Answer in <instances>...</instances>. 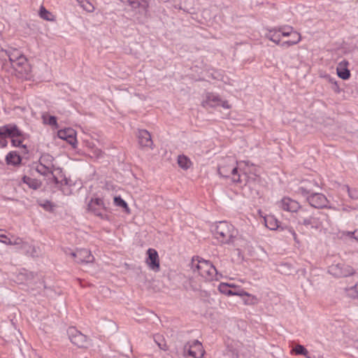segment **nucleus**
I'll use <instances>...</instances> for the list:
<instances>
[{
    "mask_svg": "<svg viewBox=\"0 0 358 358\" xmlns=\"http://www.w3.org/2000/svg\"><path fill=\"white\" fill-rule=\"evenodd\" d=\"M80 6L87 12H92L94 10V6L87 0H78Z\"/></svg>",
    "mask_w": 358,
    "mask_h": 358,
    "instance_id": "nucleus-28",
    "label": "nucleus"
},
{
    "mask_svg": "<svg viewBox=\"0 0 358 358\" xmlns=\"http://www.w3.org/2000/svg\"><path fill=\"white\" fill-rule=\"evenodd\" d=\"M9 60L12 67L19 76L27 77L31 72V67L27 59L17 51L13 50L10 52Z\"/></svg>",
    "mask_w": 358,
    "mask_h": 358,
    "instance_id": "nucleus-3",
    "label": "nucleus"
},
{
    "mask_svg": "<svg viewBox=\"0 0 358 358\" xmlns=\"http://www.w3.org/2000/svg\"><path fill=\"white\" fill-rule=\"evenodd\" d=\"M211 231L214 237L219 242L224 244L232 242L237 234L234 226L226 221H220L213 224Z\"/></svg>",
    "mask_w": 358,
    "mask_h": 358,
    "instance_id": "nucleus-1",
    "label": "nucleus"
},
{
    "mask_svg": "<svg viewBox=\"0 0 358 358\" xmlns=\"http://www.w3.org/2000/svg\"><path fill=\"white\" fill-rule=\"evenodd\" d=\"M33 274L27 273V271L20 272L18 275L17 281L19 283L30 284L32 279Z\"/></svg>",
    "mask_w": 358,
    "mask_h": 358,
    "instance_id": "nucleus-21",
    "label": "nucleus"
},
{
    "mask_svg": "<svg viewBox=\"0 0 358 358\" xmlns=\"http://www.w3.org/2000/svg\"><path fill=\"white\" fill-rule=\"evenodd\" d=\"M349 234L352 235V234H354V233L349 232Z\"/></svg>",
    "mask_w": 358,
    "mask_h": 358,
    "instance_id": "nucleus-45",
    "label": "nucleus"
},
{
    "mask_svg": "<svg viewBox=\"0 0 358 358\" xmlns=\"http://www.w3.org/2000/svg\"><path fill=\"white\" fill-rule=\"evenodd\" d=\"M232 180H234V182H239L240 181V178H239V176L236 178V177H234L232 178Z\"/></svg>",
    "mask_w": 358,
    "mask_h": 358,
    "instance_id": "nucleus-41",
    "label": "nucleus"
},
{
    "mask_svg": "<svg viewBox=\"0 0 358 358\" xmlns=\"http://www.w3.org/2000/svg\"><path fill=\"white\" fill-rule=\"evenodd\" d=\"M178 165L183 169H189L191 165L192 162L185 155H180L178 158Z\"/></svg>",
    "mask_w": 358,
    "mask_h": 358,
    "instance_id": "nucleus-22",
    "label": "nucleus"
},
{
    "mask_svg": "<svg viewBox=\"0 0 358 358\" xmlns=\"http://www.w3.org/2000/svg\"><path fill=\"white\" fill-rule=\"evenodd\" d=\"M356 237H358V235Z\"/></svg>",
    "mask_w": 358,
    "mask_h": 358,
    "instance_id": "nucleus-47",
    "label": "nucleus"
},
{
    "mask_svg": "<svg viewBox=\"0 0 358 358\" xmlns=\"http://www.w3.org/2000/svg\"><path fill=\"white\" fill-rule=\"evenodd\" d=\"M41 207L46 211L54 212L56 208L55 203H41Z\"/></svg>",
    "mask_w": 358,
    "mask_h": 358,
    "instance_id": "nucleus-30",
    "label": "nucleus"
},
{
    "mask_svg": "<svg viewBox=\"0 0 358 358\" xmlns=\"http://www.w3.org/2000/svg\"><path fill=\"white\" fill-rule=\"evenodd\" d=\"M236 355H237L236 352H232V356H236Z\"/></svg>",
    "mask_w": 358,
    "mask_h": 358,
    "instance_id": "nucleus-43",
    "label": "nucleus"
},
{
    "mask_svg": "<svg viewBox=\"0 0 358 358\" xmlns=\"http://www.w3.org/2000/svg\"><path fill=\"white\" fill-rule=\"evenodd\" d=\"M40 15L45 20H52L53 15L48 11L43 6H41L40 8Z\"/></svg>",
    "mask_w": 358,
    "mask_h": 358,
    "instance_id": "nucleus-29",
    "label": "nucleus"
},
{
    "mask_svg": "<svg viewBox=\"0 0 358 358\" xmlns=\"http://www.w3.org/2000/svg\"><path fill=\"white\" fill-rule=\"evenodd\" d=\"M68 334L71 343L79 348H86L88 345V341L84 334L73 327L69 328Z\"/></svg>",
    "mask_w": 358,
    "mask_h": 358,
    "instance_id": "nucleus-8",
    "label": "nucleus"
},
{
    "mask_svg": "<svg viewBox=\"0 0 358 358\" xmlns=\"http://www.w3.org/2000/svg\"><path fill=\"white\" fill-rule=\"evenodd\" d=\"M103 203H89L88 205V210H92L94 208H95L96 206H99L100 204H103Z\"/></svg>",
    "mask_w": 358,
    "mask_h": 358,
    "instance_id": "nucleus-35",
    "label": "nucleus"
},
{
    "mask_svg": "<svg viewBox=\"0 0 358 358\" xmlns=\"http://www.w3.org/2000/svg\"><path fill=\"white\" fill-rule=\"evenodd\" d=\"M231 286L232 290H238V289H241L239 286H237L233 283H231Z\"/></svg>",
    "mask_w": 358,
    "mask_h": 358,
    "instance_id": "nucleus-39",
    "label": "nucleus"
},
{
    "mask_svg": "<svg viewBox=\"0 0 358 358\" xmlns=\"http://www.w3.org/2000/svg\"><path fill=\"white\" fill-rule=\"evenodd\" d=\"M292 354L295 355H303L306 356V357L308 355V350L305 348L304 346L301 345H296L291 352Z\"/></svg>",
    "mask_w": 358,
    "mask_h": 358,
    "instance_id": "nucleus-25",
    "label": "nucleus"
},
{
    "mask_svg": "<svg viewBox=\"0 0 358 358\" xmlns=\"http://www.w3.org/2000/svg\"><path fill=\"white\" fill-rule=\"evenodd\" d=\"M0 242L6 245H19L22 243V239L13 236H8L1 234L0 236Z\"/></svg>",
    "mask_w": 358,
    "mask_h": 358,
    "instance_id": "nucleus-18",
    "label": "nucleus"
},
{
    "mask_svg": "<svg viewBox=\"0 0 358 358\" xmlns=\"http://www.w3.org/2000/svg\"><path fill=\"white\" fill-rule=\"evenodd\" d=\"M139 143L142 146L150 147L152 145L151 136L149 132L145 130H141L138 134Z\"/></svg>",
    "mask_w": 358,
    "mask_h": 358,
    "instance_id": "nucleus-15",
    "label": "nucleus"
},
{
    "mask_svg": "<svg viewBox=\"0 0 358 358\" xmlns=\"http://www.w3.org/2000/svg\"><path fill=\"white\" fill-rule=\"evenodd\" d=\"M69 255L73 257L78 263H90L94 260L91 252L87 249H79L75 252H71Z\"/></svg>",
    "mask_w": 358,
    "mask_h": 358,
    "instance_id": "nucleus-11",
    "label": "nucleus"
},
{
    "mask_svg": "<svg viewBox=\"0 0 358 358\" xmlns=\"http://www.w3.org/2000/svg\"><path fill=\"white\" fill-rule=\"evenodd\" d=\"M59 138L69 143L73 148H77V132L72 128H65L60 129L57 132Z\"/></svg>",
    "mask_w": 358,
    "mask_h": 358,
    "instance_id": "nucleus-9",
    "label": "nucleus"
},
{
    "mask_svg": "<svg viewBox=\"0 0 358 358\" xmlns=\"http://www.w3.org/2000/svg\"><path fill=\"white\" fill-rule=\"evenodd\" d=\"M355 238L358 241V237H355Z\"/></svg>",
    "mask_w": 358,
    "mask_h": 358,
    "instance_id": "nucleus-46",
    "label": "nucleus"
},
{
    "mask_svg": "<svg viewBox=\"0 0 358 358\" xmlns=\"http://www.w3.org/2000/svg\"><path fill=\"white\" fill-rule=\"evenodd\" d=\"M313 199L314 200H320V201H322V200H326L327 198L323 195V194H315L313 197Z\"/></svg>",
    "mask_w": 358,
    "mask_h": 358,
    "instance_id": "nucleus-34",
    "label": "nucleus"
},
{
    "mask_svg": "<svg viewBox=\"0 0 358 358\" xmlns=\"http://www.w3.org/2000/svg\"><path fill=\"white\" fill-rule=\"evenodd\" d=\"M286 229L292 236L293 239L294 240V241L296 243H299L297 235H296L295 231L292 227H287Z\"/></svg>",
    "mask_w": 358,
    "mask_h": 358,
    "instance_id": "nucleus-32",
    "label": "nucleus"
},
{
    "mask_svg": "<svg viewBox=\"0 0 358 358\" xmlns=\"http://www.w3.org/2000/svg\"><path fill=\"white\" fill-rule=\"evenodd\" d=\"M348 62L347 61L341 62L336 69L337 74L339 78L345 80L350 77V71L348 69Z\"/></svg>",
    "mask_w": 358,
    "mask_h": 358,
    "instance_id": "nucleus-14",
    "label": "nucleus"
},
{
    "mask_svg": "<svg viewBox=\"0 0 358 358\" xmlns=\"http://www.w3.org/2000/svg\"><path fill=\"white\" fill-rule=\"evenodd\" d=\"M347 295L351 298H358V282L345 289Z\"/></svg>",
    "mask_w": 358,
    "mask_h": 358,
    "instance_id": "nucleus-24",
    "label": "nucleus"
},
{
    "mask_svg": "<svg viewBox=\"0 0 358 358\" xmlns=\"http://www.w3.org/2000/svg\"><path fill=\"white\" fill-rule=\"evenodd\" d=\"M219 171L221 175L227 177L229 176V173H231L233 175L236 174L237 171V167L234 164L226 163L222 164L219 168Z\"/></svg>",
    "mask_w": 358,
    "mask_h": 358,
    "instance_id": "nucleus-17",
    "label": "nucleus"
},
{
    "mask_svg": "<svg viewBox=\"0 0 358 358\" xmlns=\"http://www.w3.org/2000/svg\"><path fill=\"white\" fill-rule=\"evenodd\" d=\"M317 205H311L312 207H314L315 208H330V206H328L326 204H323L322 203H316Z\"/></svg>",
    "mask_w": 358,
    "mask_h": 358,
    "instance_id": "nucleus-36",
    "label": "nucleus"
},
{
    "mask_svg": "<svg viewBox=\"0 0 358 358\" xmlns=\"http://www.w3.org/2000/svg\"><path fill=\"white\" fill-rule=\"evenodd\" d=\"M2 145H3V146H5V145H6V143H2Z\"/></svg>",
    "mask_w": 358,
    "mask_h": 358,
    "instance_id": "nucleus-44",
    "label": "nucleus"
},
{
    "mask_svg": "<svg viewBox=\"0 0 358 358\" xmlns=\"http://www.w3.org/2000/svg\"><path fill=\"white\" fill-rule=\"evenodd\" d=\"M204 353L202 343L197 340L189 341L184 346L185 358H202Z\"/></svg>",
    "mask_w": 358,
    "mask_h": 358,
    "instance_id": "nucleus-4",
    "label": "nucleus"
},
{
    "mask_svg": "<svg viewBox=\"0 0 358 358\" xmlns=\"http://www.w3.org/2000/svg\"><path fill=\"white\" fill-rule=\"evenodd\" d=\"M218 290L221 293L229 296H248L250 298V301H245L246 304L254 303L256 301V298L254 296L245 292L243 289L232 290L231 283L221 282L218 286Z\"/></svg>",
    "mask_w": 358,
    "mask_h": 358,
    "instance_id": "nucleus-5",
    "label": "nucleus"
},
{
    "mask_svg": "<svg viewBox=\"0 0 358 358\" xmlns=\"http://www.w3.org/2000/svg\"><path fill=\"white\" fill-rule=\"evenodd\" d=\"M23 181L26 184H27L30 187L34 189H36L41 187V182L36 180L32 179L29 177L24 176L23 178Z\"/></svg>",
    "mask_w": 358,
    "mask_h": 358,
    "instance_id": "nucleus-23",
    "label": "nucleus"
},
{
    "mask_svg": "<svg viewBox=\"0 0 358 358\" xmlns=\"http://www.w3.org/2000/svg\"><path fill=\"white\" fill-rule=\"evenodd\" d=\"M49 123L50 124H53V125H55L57 126V120H56V117H54V116H51L50 117V120H49Z\"/></svg>",
    "mask_w": 358,
    "mask_h": 358,
    "instance_id": "nucleus-37",
    "label": "nucleus"
},
{
    "mask_svg": "<svg viewBox=\"0 0 358 358\" xmlns=\"http://www.w3.org/2000/svg\"><path fill=\"white\" fill-rule=\"evenodd\" d=\"M328 271L335 277H347L355 273L352 267L343 263L333 264L329 267Z\"/></svg>",
    "mask_w": 358,
    "mask_h": 358,
    "instance_id": "nucleus-7",
    "label": "nucleus"
},
{
    "mask_svg": "<svg viewBox=\"0 0 358 358\" xmlns=\"http://www.w3.org/2000/svg\"><path fill=\"white\" fill-rule=\"evenodd\" d=\"M192 268L194 272H197L207 280H218L222 277V274L218 273L215 267L209 261L205 259H198L196 262L193 260Z\"/></svg>",
    "mask_w": 358,
    "mask_h": 358,
    "instance_id": "nucleus-2",
    "label": "nucleus"
},
{
    "mask_svg": "<svg viewBox=\"0 0 358 358\" xmlns=\"http://www.w3.org/2000/svg\"><path fill=\"white\" fill-rule=\"evenodd\" d=\"M210 103L211 106H219L220 103H222V106L223 108H230L229 104L227 101H220L218 99H213L212 100H210Z\"/></svg>",
    "mask_w": 358,
    "mask_h": 358,
    "instance_id": "nucleus-31",
    "label": "nucleus"
},
{
    "mask_svg": "<svg viewBox=\"0 0 358 358\" xmlns=\"http://www.w3.org/2000/svg\"><path fill=\"white\" fill-rule=\"evenodd\" d=\"M0 137H10L13 146L21 145L23 137L16 127L3 126L0 127Z\"/></svg>",
    "mask_w": 358,
    "mask_h": 358,
    "instance_id": "nucleus-6",
    "label": "nucleus"
},
{
    "mask_svg": "<svg viewBox=\"0 0 358 358\" xmlns=\"http://www.w3.org/2000/svg\"><path fill=\"white\" fill-rule=\"evenodd\" d=\"M299 203H280V208L288 212H297L299 208Z\"/></svg>",
    "mask_w": 358,
    "mask_h": 358,
    "instance_id": "nucleus-20",
    "label": "nucleus"
},
{
    "mask_svg": "<svg viewBox=\"0 0 358 358\" xmlns=\"http://www.w3.org/2000/svg\"><path fill=\"white\" fill-rule=\"evenodd\" d=\"M288 34H290L292 36V41H286L287 44H295L298 43L300 41L301 36L300 34L296 31H291L289 34L288 33H283V36H287Z\"/></svg>",
    "mask_w": 358,
    "mask_h": 358,
    "instance_id": "nucleus-27",
    "label": "nucleus"
},
{
    "mask_svg": "<svg viewBox=\"0 0 358 358\" xmlns=\"http://www.w3.org/2000/svg\"><path fill=\"white\" fill-rule=\"evenodd\" d=\"M258 213L264 219L266 227L270 230H276L279 227V222L273 215H264L261 210H258Z\"/></svg>",
    "mask_w": 358,
    "mask_h": 358,
    "instance_id": "nucleus-12",
    "label": "nucleus"
},
{
    "mask_svg": "<svg viewBox=\"0 0 358 358\" xmlns=\"http://www.w3.org/2000/svg\"><path fill=\"white\" fill-rule=\"evenodd\" d=\"M114 201L115 202H117V201H124L119 196H115L114 198Z\"/></svg>",
    "mask_w": 358,
    "mask_h": 358,
    "instance_id": "nucleus-40",
    "label": "nucleus"
},
{
    "mask_svg": "<svg viewBox=\"0 0 358 358\" xmlns=\"http://www.w3.org/2000/svg\"><path fill=\"white\" fill-rule=\"evenodd\" d=\"M117 206L121 207L127 213H129V209L127 206V203H115Z\"/></svg>",
    "mask_w": 358,
    "mask_h": 358,
    "instance_id": "nucleus-33",
    "label": "nucleus"
},
{
    "mask_svg": "<svg viewBox=\"0 0 358 358\" xmlns=\"http://www.w3.org/2000/svg\"><path fill=\"white\" fill-rule=\"evenodd\" d=\"M157 345L159 346V348L163 350H166V345L165 344H162L160 343H157Z\"/></svg>",
    "mask_w": 358,
    "mask_h": 358,
    "instance_id": "nucleus-38",
    "label": "nucleus"
},
{
    "mask_svg": "<svg viewBox=\"0 0 358 358\" xmlns=\"http://www.w3.org/2000/svg\"><path fill=\"white\" fill-rule=\"evenodd\" d=\"M6 163L10 165H19L21 163L20 156L16 152H10L6 157Z\"/></svg>",
    "mask_w": 358,
    "mask_h": 358,
    "instance_id": "nucleus-19",
    "label": "nucleus"
},
{
    "mask_svg": "<svg viewBox=\"0 0 358 358\" xmlns=\"http://www.w3.org/2000/svg\"><path fill=\"white\" fill-rule=\"evenodd\" d=\"M302 224L307 228L314 229L315 230H321L322 229L320 221L319 219L314 217L304 219L302 222Z\"/></svg>",
    "mask_w": 358,
    "mask_h": 358,
    "instance_id": "nucleus-16",
    "label": "nucleus"
},
{
    "mask_svg": "<svg viewBox=\"0 0 358 358\" xmlns=\"http://www.w3.org/2000/svg\"><path fill=\"white\" fill-rule=\"evenodd\" d=\"M147 258L145 259V263L150 269L153 271H159V255L156 250L153 248H149L147 250Z\"/></svg>",
    "mask_w": 358,
    "mask_h": 358,
    "instance_id": "nucleus-10",
    "label": "nucleus"
},
{
    "mask_svg": "<svg viewBox=\"0 0 358 358\" xmlns=\"http://www.w3.org/2000/svg\"><path fill=\"white\" fill-rule=\"evenodd\" d=\"M17 245L20 250L30 256H36L38 255L37 248L31 243L22 240V243Z\"/></svg>",
    "mask_w": 358,
    "mask_h": 358,
    "instance_id": "nucleus-13",
    "label": "nucleus"
},
{
    "mask_svg": "<svg viewBox=\"0 0 358 358\" xmlns=\"http://www.w3.org/2000/svg\"><path fill=\"white\" fill-rule=\"evenodd\" d=\"M54 177L56 182H62L64 181L66 185H69V182L66 180V178L63 177V174L62 171L59 169H57L54 170Z\"/></svg>",
    "mask_w": 358,
    "mask_h": 358,
    "instance_id": "nucleus-26",
    "label": "nucleus"
},
{
    "mask_svg": "<svg viewBox=\"0 0 358 358\" xmlns=\"http://www.w3.org/2000/svg\"><path fill=\"white\" fill-rule=\"evenodd\" d=\"M22 148L24 149V153H25V154L27 153L28 150H27L26 146L24 145H22Z\"/></svg>",
    "mask_w": 358,
    "mask_h": 358,
    "instance_id": "nucleus-42",
    "label": "nucleus"
}]
</instances>
